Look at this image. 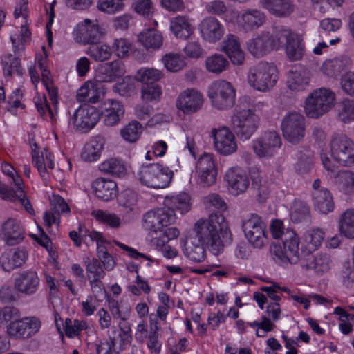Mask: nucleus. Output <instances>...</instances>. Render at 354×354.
Here are the masks:
<instances>
[{"mask_svg": "<svg viewBox=\"0 0 354 354\" xmlns=\"http://www.w3.org/2000/svg\"><path fill=\"white\" fill-rule=\"evenodd\" d=\"M195 236L198 242L209 246L214 254H218L225 245L232 242V234L227 222L222 214L212 213L209 219L198 220L194 225Z\"/></svg>", "mask_w": 354, "mask_h": 354, "instance_id": "obj_1", "label": "nucleus"}, {"mask_svg": "<svg viewBox=\"0 0 354 354\" xmlns=\"http://www.w3.org/2000/svg\"><path fill=\"white\" fill-rule=\"evenodd\" d=\"M248 82L253 88L266 92L273 88L278 80L277 68L273 64L260 62L249 68Z\"/></svg>", "mask_w": 354, "mask_h": 354, "instance_id": "obj_2", "label": "nucleus"}, {"mask_svg": "<svg viewBox=\"0 0 354 354\" xmlns=\"http://www.w3.org/2000/svg\"><path fill=\"white\" fill-rule=\"evenodd\" d=\"M335 94L326 88L314 90L306 99L304 111L308 118L317 119L333 107Z\"/></svg>", "mask_w": 354, "mask_h": 354, "instance_id": "obj_3", "label": "nucleus"}, {"mask_svg": "<svg viewBox=\"0 0 354 354\" xmlns=\"http://www.w3.org/2000/svg\"><path fill=\"white\" fill-rule=\"evenodd\" d=\"M231 122L232 128L236 136L241 140H248L258 129L259 119L252 109L247 107L245 104H240Z\"/></svg>", "mask_w": 354, "mask_h": 354, "instance_id": "obj_4", "label": "nucleus"}, {"mask_svg": "<svg viewBox=\"0 0 354 354\" xmlns=\"http://www.w3.org/2000/svg\"><path fill=\"white\" fill-rule=\"evenodd\" d=\"M141 183L153 189L167 187L172 180L174 172L159 163L142 165L139 173Z\"/></svg>", "mask_w": 354, "mask_h": 354, "instance_id": "obj_5", "label": "nucleus"}, {"mask_svg": "<svg viewBox=\"0 0 354 354\" xmlns=\"http://www.w3.org/2000/svg\"><path fill=\"white\" fill-rule=\"evenodd\" d=\"M207 95L212 106L218 110H227L235 103L236 90L229 82L218 80L210 84Z\"/></svg>", "mask_w": 354, "mask_h": 354, "instance_id": "obj_6", "label": "nucleus"}, {"mask_svg": "<svg viewBox=\"0 0 354 354\" xmlns=\"http://www.w3.org/2000/svg\"><path fill=\"white\" fill-rule=\"evenodd\" d=\"M299 244V239L296 232H288L284 234L283 249L280 245L273 243L270 246V254L275 261L296 264L300 260Z\"/></svg>", "mask_w": 354, "mask_h": 354, "instance_id": "obj_7", "label": "nucleus"}, {"mask_svg": "<svg viewBox=\"0 0 354 354\" xmlns=\"http://www.w3.org/2000/svg\"><path fill=\"white\" fill-rule=\"evenodd\" d=\"M281 128L283 137L287 141L297 144L305 136V117L297 111H290L283 118Z\"/></svg>", "mask_w": 354, "mask_h": 354, "instance_id": "obj_8", "label": "nucleus"}, {"mask_svg": "<svg viewBox=\"0 0 354 354\" xmlns=\"http://www.w3.org/2000/svg\"><path fill=\"white\" fill-rule=\"evenodd\" d=\"M330 152L333 158L342 165L354 164V142L347 136L334 134L330 140Z\"/></svg>", "mask_w": 354, "mask_h": 354, "instance_id": "obj_9", "label": "nucleus"}, {"mask_svg": "<svg viewBox=\"0 0 354 354\" xmlns=\"http://www.w3.org/2000/svg\"><path fill=\"white\" fill-rule=\"evenodd\" d=\"M242 228L248 241L257 248H262L268 243L266 234V225L260 216L252 214L243 221Z\"/></svg>", "mask_w": 354, "mask_h": 354, "instance_id": "obj_10", "label": "nucleus"}, {"mask_svg": "<svg viewBox=\"0 0 354 354\" xmlns=\"http://www.w3.org/2000/svg\"><path fill=\"white\" fill-rule=\"evenodd\" d=\"M197 184L203 187H209L215 183L217 177V167L214 155L203 153L196 164Z\"/></svg>", "mask_w": 354, "mask_h": 354, "instance_id": "obj_11", "label": "nucleus"}, {"mask_svg": "<svg viewBox=\"0 0 354 354\" xmlns=\"http://www.w3.org/2000/svg\"><path fill=\"white\" fill-rule=\"evenodd\" d=\"M100 119V111L94 106H80L70 118L76 131L86 133L93 129Z\"/></svg>", "mask_w": 354, "mask_h": 354, "instance_id": "obj_12", "label": "nucleus"}, {"mask_svg": "<svg viewBox=\"0 0 354 354\" xmlns=\"http://www.w3.org/2000/svg\"><path fill=\"white\" fill-rule=\"evenodd\" d=\"M175 220L176 214L163 207L147 212L143 216L142 222L145 230L162 232L165 227L172 224Z\"/></svg>", "mask_w": 354, "mask_h": 354, "instance_id": "obj_13", "label": "nucleus"}, {"mask_svg": "<svg viewBox=\"0 0 354 354\" xmlns=\"http://www.w3.org/2000/svg\"><path fill=\"white\" fill-rule=\"evenodd\" d=\"M41 322L35 317H24L11 322L7 326V333L15 339H28L37 333Z\"/></svg>", "mask_w": 354, "mask_h": 354, "instance_id": "obj_14", "label": "nucleus"}, {"mask_svg": "<svg viewBox=\"0 0 354 354\" xmlns=\"http://www.w3.org/2000/svg\"><path fill=\"white\" fill-rule=\"evenodd\" d=\"M216 151L221 155L228 156L234 153L237 145L233 133L226 126L214 128L211 131Z\"/></svg>", "mask_w": 354, "mask_h": 354, "instance_id": "obj_15", "label": "nucleus"}, {"mask_svg": "<svg viewBox=\"0 0 354 354\" xmlns=\"http://www.w3.org/2000/svg\"><path fill=\"white\" fill-rule=\"evenodd\" d=\"M86 277L89 282L91 290L95 295H100L105 290L102 279L106 276V270L96 258L84 259Z\"/></svg>", "mask_w": 354, "mask_h": 354, "instance_id": "obj_16", "label": "nucleus"}, {"mask_svg": "<svg viewBox=\"0 0 354 354\" xmlns=\"http://www.w3.org/2000/svg\"><path fill=\"white\" fill-rule=\"evenodd\" d=\"M198 29L203 39L209 44H216L223 37L225 28L216 17L208 16L199 24Z\"/></svg>", "mask_w": 354, "mask_h": 354, "instance_id": "obj_17", "label": "nucleus"}, {"mask_svg": "<svg viewBox=\"0 0 354 354\" xmlns=\"http://www.w3.org/2000/svg\"><path fill=\"white\" fill-rule=\"evenodd\" d=\"M281 145L280 136L276 131H269L254 141L253 148L259 157H270Z\"/></svg>", "mask_w": 354, "mask_h": 354, "instance_id": "obj_18", "label": "nucleus"}, {"mask_svg": "<svg viewBox=\"0 0 354 354\" xmlns=\"http://www.w3.org/2000/svg\"><path fill=\"white\" fill-rule=\"evenodd\" d=\"M203 104V97L194 88L183 91L178 97L176 106L184 113L190 114L200 110Z\"/></svg>", "mask_w": 354, "mask_h": 354, "instance_id": "obj_19", "label": "nucleus"}, {"mask_svg": "<svg viewBox=\"0 0 354 354\" xmlns=\"http://www.w3.org/2000/svg\"><path fill=\"white\" fill-rule=\"evenodd\" d=\"M126 73L124 64L119 60L100 64L95 73V79L102 82H111L123 76Z\"/></svg>", "mask_w": 354, "mask_h": 354, "instance_id": "obj_20", "label": "nucleus"}, {"mask_svg": "<svg viewBox=\"0 0 354 354\" xmlns=\"http://www.w3.org/2000/svg\"><path fill=\"white\" fill-rule=\"evenodd\" d=\"M225 180L234 195L244 193L250 185L247 174L240 167L230 168L225 174Z\"/></svg>", "mask_w": 354, "mask_h": 354, "instance_id": "obj_21", "label": "nucleus"}, {"mask_svg": "<svg viewBox=\"0 0 354 354\" xmlns=\"http://www.w3.org/2000/svg\"><path fill=\"white\" fill-rule=\"evenodd\" d=\"M100 109V117L101 116L104 124L108 127L117 124L124 113L123 105L114 100L104 101Z\"/></svg>", "mask_w": 354, "mask_h": 354, "instance_id": "obj_22", "label": "nucleus"}, {"mask_svg": "<svg viewBox=\"0 0 354 354\" xmlns=\"http://www.w3.org/2000/svg\"><path fill=\"white\" fill-rule=\"evenodd\" d=\"M40 280L35 271L27 270L20 273L15 279V288L20 293L26 295H35L39 286Z\"/></svg>", "mask_w": 354, "mask_h": 354, "instance_id": "obj_23", "label": "nucleus"}, {"mask_svg": "<svg viewBox=\"0 0 354 354\" xmlns=\"http://www.w3.org/2000/svg\"><path fill=\"white\" fill-rule=\"evenodd\" d=\"M1 236L9 245H15L24 239V230L19 221L8 218L1 225Z\"/></svg>", "mask_w": 354, "mask_h": 354, "instance_id": "obj_24", "label": "nucleus"}, {"mask_svg": "<svg viewBox=\"0 0 354 354\" xmlns=\"http://www.w3.org/2000/svg\"><path fill=\"white\" fill-rule=\"evenodd\" d=\"M310 72L302 65L294 66L288 73L287 86L293 91H302L308 86Z\"/></svg>", "mask_w": 354, "mask_h": 354, "instance_id": "obj_25", "label": "nucleus"}, {"mask_svg": "<svg viewBox=\"0 0 354 354\" xmlns=\"http://www.w3.org/2000/svg\"><path fill=\"white\" fill-rule=\"evenodd\" d=\"M250 53L255 57H262L274 50L269 31H262L247 44Z\"/></svg>", "mask_w": 354, "mask_h": 354, "instance_id": "obj_26", "label": "nucleus"}, {"mask_svg": "<svg viewBox=\"0 0 354 354\" xmlns=\"http://www.w3.org/2000/svg\"><path fill=\"white\" fill-rule=\"evenodd\" d=\"M221 50L225 52L235 65H242L245 60V53L242 50L239 39L233 34L227 35L222 41Z\"/></svg>", "mask_w": 354, "mask_h": 354, "instance_id": "obj_27", "label": "nucleus"}, {"mask_svg": "<svg viewBox=\"0 0 354 354\" xmlns=\"http://www.w3.org/2000/svg\"><path fill=\"white\" fill-rule=\"evenodd\" d=\"M102 32L97 24H91L90 19H86L77 26L76 39L83 44H92L100 41Z\"/></svg>", "mask_w": 354, "mask_h": 354, "instance_id": "obj_28", "label": "nucleus"}, {"mask_svg": "<svg viewBox=\"0 0 354 354\" xmlns=\"http://www.w3.org/2000/svg\"><path fill=\"white\" fill-rule=\"evenodd\" d=\"M301 266L307 270L312 269L317 274H323L330 269L331 260L330 256L326 253L317 254L315 256L311 254L301 256L300 259Z\"/></svg>", "mask_w": 354, "mask_h": 354, "instance_id": "obj_29", "label": "nucleus"}, {"mask_svg": "<svg viewBox=\"0 0 354 354\" xmlns=\"http://www.w3.org/2000/svg\"><path fill=\"white\" fill-rule=\"evenodd\" d=\"M266 20L267 16L263 11L252 8L243 11L240 17L239 24L245 30L251 31L263 26Z\"/></svg>", "mask_w": 354, "mask_h": 354, "instance_id": "obj_30", "label": "nucleus"}, {"mask_svg": "<svg viewBox=\"0 0 354 354\" xmlns=\"http://www.w3.org/2000/svg\"><path fill=\"white\" fill-rule=\"evenodd\" d=\"M260 6L277 17H286L294 11L290 0H259Z\"/></svg>", "mask_w": 354, "mask_h": 354, "instance_id": "obj_31", "label": "nucleus"}, {"mask_svg": "<svg viewBox=\"0 0 354 354\" xmlns=\"http://www.w3.org/2000/svg\"><path fill=\"white\" fill-rule=\"evenodd\" d=\"M93 187L95 196L104 201L113 199L118 192L116 183L104 178H97L93 183Z\"/></svg>", "mask_w": 354, "mask_h": 354, "instance_id": "obj_32", "label": "nucleus"}, {"mask_svg": "<svg viewBox=\"0 0 354 354\" xmlns=\"http://www.w3.org/2000/svg\"><path fill=\"white\" fill-rule=\"evenodd\" d=\"M26 259V253L20 249H12L4 252L0 257V265L6 272L21 267Z\"/></svg>", "mask_w": 354, "mask_h": 354, "instance_id": "obj_33", "label": "nucleus"}, {"mask_svg": "<svg viewBox=\"0 0 354 354\" xmlns=\"http://www.w3.org/2000/svg\"><path fill=\"white\" fill-rule=\"evenodd\" d=\"M101 84L97 81H88L84 83L77 92V100L79 102L95 103L99 101L101 94Z\"/></svg>", "mask_w": 354, "mask_h": 354, "instance_id": "obj_34", "label": "nucleus"}, {"mask_svg": "<svg viewBox=\"0 0 354 354\" xmlns=\"http://www.w3.org/2000/svg\"><path fill=\"white\" fill-rule=\"evenodd\" d=\"M170 30L177 38L188 39L194 31V28L187 16L178 15L170 20Z\"/></svg>", "mask_w": 354, "mask_h": 354, "instance_id": "obj_35", "label": "nucleus"}, {"mask_svg": "<svg viewBox=\"0 0 354 354\" xmlns=\"http://www.w3.org/2000/svg\"><path fill=\"white\" fill-rule=\"evenodd\" d=\"M313 205L319 213L326 214L334 209V202L328 189L312 192Z\"/></svg>", "mask_w": 354, "mask_h": 354, "instance_id": "obj_36", "label": "nucleus"}, {"mask_svg": "<svg viewBox=\"0 0 354 354\" xmlns=\"http://www.w3.org/2000/svg\"><path fill=\"white\" fill-rule=\"evenodd\" d=\"M105 140L100 136H97L88 142L81 153L82 158L87 162L97 160L104 148Z\"/></svg>", "mask_w": 354, "mask_h": 354, "instance_id": "obj_37", "label": "nucleus"}, {"mask_svg": "<svg viewBox=\"0 0 354 354\" xmlns=\"http://www.w3.org/2000/svg\"><path fill=\"white\" fill-rule=\"evenodd\" d=\"M296 35L286 26L282 25L273 26L272 32H270V35L274 49L279 50L285 47Z\"/></svg>", "mask_w": 354, "mask_h": 354, "instance_id": "obj_38", "label": "nucleus"}, {"mask_svg": "<svg viewBox=\"0 0 354 354\" xmlns=\"http://www.w3.org/2000/svg\"><path fill=\"white\" fill-rule=\"evenodd\" d=\"M165 209L171 210L173 213L178 212L181 215L189 210V196L180 193L176 196H166L164 200Z\"/></svg>", "mask_w": 354, "mask_h": 354, "instance_id": "obj_39", "label": "nucleus"}, {"mask_svg": "<svg viewBox=\"0 0 354 354\" xmlns=\"http://www.w3.org/2000/svg\"><path fill=\"white\" fill-rule=\"evenodd\" d=\"M183 252L187 258L196 263L203 261L206 257L204 245L198 242L194 236L185 242Z\"/></svg>", "mask_w": 354, "mask_h": 354, "instance_id": "obj_40", "label": "nucleus"}, {"mask_svg": "<svg viewBox=\"0 0 354 354\" xmlns=\"http://www.w3.org/2000/svg\"><path fill=\"white\" fill-rule=\"evenodd\" d=\"M138 41L146 49L157 50L163 44L162 34L155 29H146L138 35Z\"/></svg>", "mask_w": 354, "mask_h": 354, "instance_id": "obj_41", "label": "nucleus"}, {"mask_svg": "<svg viewBox=\"0 0 354 354\" xmlns=\"http://www.w3.org/2000/svg\"><path fill=\"white\" fill-rule=\"evenodd\" d=\"M324 238V232L320 229H313L305 234L306 246L301 250V256L311 254L322 244Z\"/></svg>", "mask_w": 354, "mask_h": 354, "instance_id": "obj_42", "label": "nucleus"}, {"mask_svg": "<svg viewBox=\"0 0 354 354\" xmlns=\"http://www.w3.org/2000/svg\"><path fill=\"white\" fill-rule=\"evenodd\" d=\"M290 219L295 223L310 224L311 216L307 204L302 201H295L292 207Z\"/></svg>", "mask_w": 354, "mask_h": 354, "instance_id": "obj_43", "label": "nucleus"}, {"mask_svg": "<svg viewBox=\"0 0 354 354\" xmlns=\"http://www.w3.org/2000/svg\"><path fill=\"white\" fill-rule=\"evenodd\" d=\"M285 46L286 53L290 61H298L302 59L305 53V45L302 38L297 34Z\"/></svg>", "mask_w": 354, "mask_h": 354, "instance_id": "obj_44", "label": "nucleus"}, {"mask_svg": "<svg viewBox=\"0 0 354 354\" xmlns=\"http://www.w3.org/2000/svg\"><path fill=\"white\" fill-rule=\"evenodd\" d=\"M86 54L97 62H104L110 59L112 51L111 48L104 44L97 41L91 44L86 49Z\"/></svg>", "mask_w": 354, "mask_h": 354, "instance_id": "obj_45", "label": "nucleus"}, {"mask_svg": "<svg viewBox=\"0 0 354 354\" xmlns=\"http://www.w3.org/2000/svg\"><path fill=\"white\" fill-rule=\"evenodd\" d=\"M227 59L221 54H214L205 59V66L208 72L218 75L229 67Z\"/></svg>", "mask_w": 354, "mask_h": 354, "instance_id": "obj_46", "label": "nucleus"}, {"mask_svg": "<svg viewBox=\"0 0 354 354\" xmlns=\"http://www.w3.org/2000/svg\"><path fill=\"white\" fill-rule=\"evenodd\" d=\"M339 227L341 234L354 239V209H348L341 214Z\"/></svg>", "mask_w": 354, "mask_h": 354, "instance_id": "obj_47", "label": "nucleus"}, {"mask_svg": "<svg viewBox=\"0 0 354 354\" xmlns=\"http://www.w3.org/2000/svg\"><path fill=\"white\" fill-rule=\"evenodd\" d=\"M164 76L163 72L153 68H142L138 71L135 77L144 84H156Z\"/></svg>", "mask_w": 354, "mask_h": 354, "instance_id": "obj_48", "label": "nucleus"}, {"mask_svg": "<svg viewBox=\"0 0 354 354\" xmlns=\"http://www.w3.org/2000/svg\"><path fill=\"white\" fill-rule=\"evenodd\" d=\"M101 171L115 176H122L126 173V167L124 165L116 158H110L99 166Z\"/></svg>", "mask_w": 354, "mask_h": 354, "instance_id": "obj_49", "label": "nucleus"}, {"mask_svg": "<svg viewBox=\"0 0 354 354\" xmlns=\"http://www.w3.org/2000/svg\"><path fill=\"white\" fill-rule=\"evenodd\" d=\"M162 61L166 69L171 72H178L186 66L185 57L178 53H167L162 57Z\"/></svg>", "mask_w": 354, "mask_h": 354, "instance_id": "obj_50", "label": "nucleus"}, {"mask_svg": "<svg viewBox=\"0 0 354 354\" xmlns=\"http://www.w3.org/2000/svg\"><path fill=\"white\" fill-rule=\"evenodd\" d=\"M2 66L4 75L10 77L12 73L19 75H22V68L20 61L12 54H8L2 57Z\"/></svg>", "mask_w": 354, "mask_h": 354, "instance_id": "obj_51", "label": "nucleus"}, {"mask_svg": "<svg viewBox=\"0 0 354 354\" xmlns=\"http://www.w3.org/2000/svg\"><path fill=\"white\" fill-rule=\"evenodd\" d=\"M337 116L344 123L354 120V100L346 99L342 101L337 106Z\"/></svg>", "mask_w": 354, "mask_h": 354, "instance_id": "obj_52", "label": "nucleus"}, {"mask_svg": "<svg viewBox=\"0 0 354 354\" xmlns=\"http://www.w3.org/2000/svg\"><path fill=\"white\" fill-rule=\"evenodd\" d=\"M142 131V127L138 121H132L121 130L122 137L129 142H136Z\"/></svg>", "mask_w": 354, "mask_h": 354, "instance_id": "obj_53", "label": "nucleus"}, {"mask_svg": "<svg viewBox=\"0 0 354 354\" xmlns=\"http://www.w3.org/2000/svg\"><path fill=\"white\" fill-rule=\"evenodd\" d=\"M313 154L309 149L300 152L299 160L296 164V170L300 174H308L313 165Z\"/></svg>", "mask_w": 354, "mask_h": 354, "instance_id": "obj_54", "label": "nucleus"}, {"mask_svg": "<svg viewBox=\"0 0 354 354\" xmlns=\"http://www.w3.org/2000/svg\"><path fill=\"white\" fill-rule=\"evenodd\" d=\"M87 323L83 320L74 319L69 318L65 320V334L69 338L78 336L80 333L87 328Z\"/></svg>", "mask_w": 354, "mask_h": 354, "instance_id": "obj_55", "label": "nucleus"}, {"mask_svg": "<svg viewBox=\"0 0 354 354\" xmlns=\"http://www.w3.org/2000/svg\"><path fill=\"white\" fill-rule=\"evenodd\" d=\"M92 214L98 221L106 223L111 227H118L120 225V218L115 214L99 209L93 212Z\"/></svg>", "mask_w": 354, "mask_h": 354, "instance_id": "obj_56", "label": "nucleus"}, {"mask_svg": "<svg viewBox=\"0 0 354 354\" xmlns=\"http://www.w3.org/2000/svg\"><path fill=\"white\" fill-rule=\"evenodd\" d=\"M118 202L127 212H131L137 202V194L131 189H125L120 194Z\"/></svg>", "mask_w": 354, "mask_h": 354, "instance_id": "obj_57", "label": "nucleus"}, {"mask_svg": "<svg viewBox=\"0 0 354 354\" xmlns=\"http://www.w3.org/2000/svg\"><path fill=\"white\" fill-rule=\"evenodd\" d=\"M124 4L121 0H100L97 3L99 10L107 14H115L122 10Z\"/></svg>", "mask_w": 354, "mask_h": 354, "instance_id": "obj_58", "label": "nucleus"}, {"mask_svg": "<svg viewBox=\"0 0 354 354\" xmlns=\"http://www.w3.org/2000/svg\"><path fill=\"white\" fill-rule=\"evenodd\" d=\"M338 177L343 191L346 194L354 193V173L349 170L341 171Z\"/></svg>", "mask_w": 354, "mask_h": 354, "instance_id": "obj_59", "label": "nucleus"}, {"mask_svg": "<svg viewBox=\"0 0 354 354\" xmlns=\"http://www.w3.org/2000/svg\"><path fill=\"white\" fill-rule=\"evenodd\" d=\"M205 204L207 208L214 207L218 209L216 213L222 214L221 212L227 209V204L224 200L217 194H211L204 199Z\"/></svg>", "mask_w": 354, "mask_h": 354, "instance_id": "obj_60", "label": "nucleus"}, {"mask_svg": "<svg viewBox=\"0 0 354 354\" xmlns=\"http://www.w3.org/2000/svg\"><path fill=\"white\" fill-rule=\"evenodd\" d=\"M161 89L157 84H144L142 87V98L147 102H151L160 98Z\"/></svg>", "mask_w": 354, "mask_h": 354, "instance_id": "obj_61", "label": "nucleus"}, {"mask_svg": "<svg viewBox=\"0 0 354 354\" xmlns=\"http://www.w3.org/2000/svg\"><path fill=\"white\" fill-rule=\"evenodd\" d=\"M112 335H109V341L101 342L97 345V354H113L112 351L116 344V333L117 330L115 328L112 331Z\"/></svg>", "mask_w": 354, "mask_h": 354, "instance_id": "obj_62", "label": "nucleus"}, {"mask_svg": "<svg viewBox=\"0 0 354 354\" xmlns=\"http://www.w3.org/2000/svg\"><path fill=\"white\" fill-rule=\"evenodd\" d=\"M133 6L134 10L142 16L149 17L153 12L151 0H134Z\"/></svg>", "mask_w": 354, "mask_h": 354, "instance_id": "obj_63", "label": "nucleus"}, {"mask_svg": "<svg viewBox=\"0 0 354 354\" xmlns=\"http://www.w3.org/2000/svg\"><path fill=\"white\" fill-rule=\"evenodd\" d=\"M340 84L346 95L354 97V71L345 73L341 78Z\"/></svg>", "mask_w": 354, "mask_h": 354, "instance_id": "obj_64", "label": "nucleus"}]
</instances>
